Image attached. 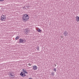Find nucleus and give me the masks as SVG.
Instances as JSON below:
<instances>
[{"label":"nucleus","mask_w":79,"mask_h":79,"mask_svg":"<svg viewBox=\"0 0 79 79\" xmlns=\"http://www.w3.org/2000/svg\"><path fill=\"white\" fill-rule=\"evenodd\" d=\"M52 76H54L55 75V73H54L53 72L52 73Z\"/></svg>","instance_id":"ddd939ff"},{"label":"nucleus","mask_w":79,"mask_h":79,"mask_svg":"<svg viewBox=\"0 0 79 79\" xmlns=\"http://www.w3.org/2000/svg\"><path fill=\"white\" fill-rule=\"evenodd\" d=\"M33 69L34 70H36L37 69V67L36 65H34L33 66Z\"/></svg>","instance_id":"39448f33"},{"label":"nucleus","mask_w":79,"mask_h":79,"mask_svg":"<svg viewBox=\"0 0 79 79\" xmlns=\"http://www.w3.org/2000/svg\"><path fill=\"white\" fill-rule=\"evenodd\" d=\"M61 37H62V38H63V36H61Z\"/></svg>","instance_id":"6ab92c4d"},{"label":"nucleus","mask_w":79,"mask_h":79,"mask_svg":"<svg viewBox=\"0 0 79 79\" xmlns=\"http://www.w3.org/2000/svg\"><path fill=\"white\" fill-rule=\"evenodd\" d=\"M0 20L4 21L6 20V16L5 15H2L1 17Z\"/></svg>","instance_id":"7ed1b4c3"},{"label":"nucleus","mask_w":79,"mask_h":79,"mask_svg":"<svg viewBox=\"0 0 79 79\" xmlns=\"http://www.w3.org/2000/svg\"><path fill=\"white\" fill-rule=\"evenodd\" d=\"M76 19L77 21V22H79V17L78 16H77L76 17Z\"/></svg>","instance_id":"0eeeda50"},{"label":"nucleus","mask_w":79,"mask_h":79,"mask_svg":"<svg viewBox=\"0 0 79 79\" xmlns=\"http://www.w3.org/2000/svg\"><path fill=\"white\" fill-rule=\"evenodd\" d=\"M29 79H32V78H29Z\"/></svg>","instance_id":"f3484780"},{"label":"nucleus","mask_w":79,"mask_h":79,"mask_svg":"<svg viewBox=\"0 0 79 79\" xmlns=\"http://www.w3.org/2000/svg\"><path fill=\"white\" fill-rule=\"evenodd\" d=\"M22 20L24 22H26L29 20V17L27 14H23L22 17Z\"/></svg>","instance_id":"f257e3e1"},{"label":"nucleus","mask_w":79,"mask_h":79,"mask_svg":"<svg viewBox=\"0 0 79 79\" xmlns=\"http://www.w3.org/2000/svg\"><path fill=\"white\" fill-rule=\"evenodd\" d=\"M37 50H39V47H38L37 48Z\"/></svg>","instance_id":"4468645a"},{"label":"nucleus","mask_w":79,"mask_h":79,"mask_svg":"<svg viewBox=\"0 0 79 79\" xmlns=\"http://www.w3.org/2000/svg\"><path fill=\"white\" fill-rule=\"evenodd\" d=\"M36 31H38L39 32H41V31H42V30H40V29L39 28H37L36 29Z\"/></svg>","instance_id":"6e6552de"},{"label":"nucleus","mask_w":79,"mask_h":79,"mask_svg":"<svg viewBox=\"0 0 79 79\" xmlns=\"http://www.w3.org/2000/svg\"><path fill=\"white\" fill-rule=\"evenodd\" d=\"M25 32L27 34V35H28V30H25Z\"/></svg>","instance_id":"9d476101"},{"label":"nucleus","mask_w":79,"mask_h":79,"mask_svg":"<svg viewBox=\"0 0 79 79\" xmlns=\"http://www.w3.org/2000/svg\"><path fill=\"white\" fill-rule=\"evenodd\" d=\"M68 32H66V31H64V35L65 36H68Z\"/></svg>","instance_id":"1a4fd4ad"},{"label":"nucleus","mask_w":79,"mask_h":79,"mask_svg":"<svg viewBox=\"0 0 79 79\" xmlns=\"http://www.w3.org/2000/svg\"><path fill=\"white\" fill-rule=\"evenodd\" d=\"M22 72L20 74V76H21L22 77H25L26 76V74H27V72L26 71V70L23 69L22 70Z\"/></svg>","instance_id":"f03ea898"},{"label":"nucleus","mask_w":79,"mask_h":79,"mask_svg":"<svg viewBox=\"0 0 79 79\" xmlns=\"http://www.w3.org/2000/svg\"><path fill=\"white\" fill-rule=\"evenodd\" d=\"M28 66H31V64L30 63H29L28 64Z\"/></svg>","instance_id":"dca6fc26"},{"label":"nucleus","mask_w":79,"mask_h":79,"mask_svg":"<svg viewBox=\"0 0 79 79\" xmlns=\"http://www.w3.org/2000/svg\"><path fill=\"white\" fill-rule=\"evenodd\" d=\"M5 0H0V2H4Z\"/></svg>","instance_id":"2eb2a0df"},{"label":"nucleus","mask_w":79,"mask_h":79,"mask_svg":"<svg viewBox=\"0 0 79 79\" xmlns=\"http://www.w3.org/2000/svg\"><path fill=\"white\" fill-rule=\"evenodd\" d=\"M24 42V40L22 39H19V42L20 43H23Z\"/></svg>","instance_id":"423d86ee"},{"label":"nucleus","mask_w":79,"mask_h":79,"mask_svg":"<svg viewBox=\"0 0 79 79\" xmlns=\"http://www.w3.org/2000/svg\"><path fill=\"white\" fill-rule=\"evenodd\" d=\"M19 36H17L16 38H15V40H18L19 39Z\"/></svg>","instance_id":"9b49d317"},{"label":"nucleus","mask_w":79,"mask_h":79,"mask_svg":"<svg viewBox=\"0 0 79 79\" xmlns=\"http://www.w3.org/2000/svg\"><path fill=\"white\" fill-rule=\"evenodd\" d=\"M9 74L10 77H12V78H13V77H14L15 76L14 72H10Z\"/></svg>","instance_id":"20e7f679"},{"label":"nucleus","mask_w":79,"mask_h":79,"mask_svg":"<svg viewBox=\"0 0 79 79\" xmlns=\"http://www.w3.org/2000/svg\"><path fill=\"white\" fill-rule=\"evenodd\" d=\"M54 71H55V72H56V68H54L53 69Z\"/></svg>","instance_id":"f8f14e48"},{"label":"nucleus","mask_w":79,"mask_h":79,"mask_svg":"<svg viewBox=\"0 0 79 79\" xmlns=\"http://www.w3.org/2000/svg\"><path fill=\"white\" fill-rule=\"evenodd\" d=\"M27 8H29V6H27Z\"/></svg>","instance_id":"a211bd4d"}]
</instances>
